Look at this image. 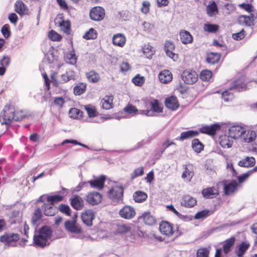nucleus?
<instances>
[{"label":"nucleus","mask_w":257,"mask_h":257,"mask_svg":"<svg viewBox=\"0 0 257 257\" xmlns=\"http://www.w3.org/2000/svg\"><path fill=\"white\" fill-rule=\"evenodd\" d=\"M19 239V236L16 233L6 234L0 236V241L5 244L14 246L17 241Z\"/></svg>","instance_id":"423d86ee"},{"label":"nucleus","mask_w":257,"mask_h":257,"mask_svg":"<svg viewBox=\"0 0 257 257\" xmlns=\"http://www.w3.org/2000/svg\"><path fill=\"white\" fill-rule=\"evenodd\" d=\"M209 211L208 210H204L197 212L195 214L194 218L196 219L205 218L207 217L208 216H209Z\"/></svg>","instance_id":"338daca9"},{"label":"nucleus","mask_w":257,"mask_h":257,"mask_svg":"<svg viewBox=\"0 0 257 257\" xmlns=\"http://www.w3.org/2000/svg\"><path fill=\"white\" fill-rule=\"evenodd\" d=\"M255 163V159L252 157H246L238 162V165L242 167H251Z\"/></svg>","instance_id":"cd10ccee"},{"label":"nucleus","mask_w":257,"mask_h":257,"mask_svg":"<svg viewBox=\"0 0 257 257\" xmlns=\"http://www.w3.org/2000/svg\"><path fill=\"white\" fill-rule=\"evenodd\" d=\"M123 110L126 113L131 114L133 116L138 114L139 112V110L132 104H128L123 108Z\"/></svg>","instance_id":"09e8293b"},{"label":"nucleus","mask_w":257,"mask_h":257,"mask_svg":"<svg viewBox=\"0 0 257 257\" xmlns=\"http://www.w3.org/2000/svg\"><path fill=\"white\" fill-rule=\"evenodd\" d=\"M212 77V72L210 71L205 70L202 71L200 75V77L201 80L205 81H207L210 80Z\"/></svg>","instance_id":"4d7b16f0"},{"label":"nucleus","mask_w":257,"mask_h":257,"mask_svg":"<svg viewBox=\"0 0 257 257\" xmlns=\"http://www.w3.org/2000/svg\"><path fill=\"white\" fill-rule=\"evenodd\" d=\"M235 237H231L225 241L223 245V251L225 253H228L230 251L231 247L233 246L235 242Z\"/></svg>","instance_id":"e433bc0d"},{"label":"nucleus","mask_w":257,"mask_h":257,"mask_svg":"<svg viewBox=\"0 0 257 257\" xmlns=\"http://www.w3.org/2000/svg\"><path fill=\"white\" fill-rule=\"evenodd\" d=\"M219 194L218 190L214 187L203 189L202 191L203 196L207 199L213 198Z\"/></svg>","instance_id":"6ab92c4d"},{"label":"nucleus","mask_w":257,"mask_h":257,"mask_svg":"<svg viewBox=\"0 0 257 257\" xmlns=\"http://www.w3.org/2000/svg\"><path fill=\"white\" fill-rule=\"evenodd\" d=\"M89 15L91 20L95 21H99L104 18L105 11L100 7H94L90 11Z\"/></svg>","instance_id":"39448f33"},{"label":"nucleus","mask_w":257,"mask_h":257,"mask_svg":"<svg viewBox=\"0 0 257 257\" xmlns=\"http://www.w3.org/2000/svg\"><path fill=\"white\" fill-rule=\"evenodd\" d=\"M159 230L161 233L167 236H172L174 233L172 224L167 221H162L160 224Z\"/></svg>","instance_id":"6e6552de"},{"label":"nucleus","mask_w":257,"mask_h":257,"mask_svg":"<svg viewBox=\"0 0 257 257\" xmlns=\"http://www.w3.org/2000/svg\"><path fill=\"white\" fill-rule=\"evenodd\" d=\"M132 82L136 85L139 86H141L144 83L145 79L143 76L137 75L132 79Z\"/></svg>","instance_id":"0e129e2a"},{"label":"nucleus","mask_w":257,"mask_h":257,"mask_svg":"<svg viewBox=\"0 0 257 257\" xmlns=\"http://www.w3.org/2000/svg\"><path fill=\"white\" fill-rule=\"evenodd\" d=\"M95 216L94 212L92 209H88L81 214V219L84 224L87 226L92 225V220Z\"/></svg>","instance_id":"9d476101"},{"label":"nucleus","mask_w":257,"mask_h":257,"mask_svg":"<svg viewBox=\"0 0 257 257\" xmlns=\"http://www.w3.org/2000/svg\"><path fill=\"white\" fill-rule=\"evenodd\" d=\"M86 89V83H79L77 84L74 87V93L76 95H80L85 92Z\"/></svg>","instance_id":"f704fd0d"},{"label":"nucleus","mask_w":257,"mask_h":257,"mask_svg":"<svg viewBox=\"0 0 257 257\" xmlns=\"http://www.w3.org/2000/svg\"><path fill=\"white\" fill-rule=\"evenodd\" d=\"M237 183L236 181H232L224 186V190L226 195H230L237 190Z\"/></svg>","instance_id":"7c9ffc66"},{"label":"nucleus","mask_w":257,"mask_h":257,"mask_svg":"<svg viewBox=\"0 0 257 257\" xmlns=\"http://www.w3.org/2000/svg\"><path fill=\"white\" fill-rule=\"evenodd\" d=\"M151 109L154 112H161L162 108L160 106L158 100L154 99L151 102Z\"/></svg>","instance_id":"6e6d98bb"},{"label":"nucleus","mask_w":257,"mask_h":257,"mask_svg":"<svg viewBox=\"0 0 257 257\" xmlns=\"http://www.w3.org/2000/svg\"><path fill=\"white\" fill-rule=\"evenodd\" d=\"M143 30L146 33L152 32L154 28V25L149 22H144L142 25Z\"/></svg>","instance_id":"5fc2aeb1"},{"label":"nucleus","mask_w":257,"mask_h":257,"mask_svg":"<svg viewBox=\"0 0 257 257\" xmlns=\"http://www.w3.org/2000/svg\"><path fill=\"white\" fill-rule=\"evenodd\" d=\"M220 58V55L217 53H210L207 55V61L209 63L214 64L217 63Z\"/></svg>","instance_id":"58836bf2"},{"label":"nucleus","mask_w":257,"mask_h":257,"mask_svg":"<svg viewBox=\"0 0 257 257\" xmlns=\"http://www.w3.org/2000/svg\"><path fill=\"white\" fill-rule=\"evenodd\" d=\"M64 59L67 63L75 65L76 63L77 57L75 54L74 50H72L69 53L65 54Z\"/></svg>","instance_id":"473e14b6"},{"label":"nucleus","mask_w":257,"mask_h":257,"mask_svg":"<svg viewBox=\"0 0 257 257\" xmlns=\"http://www.w3.org/2000/svg\"><path fill=\"white\" fill-rule=\"evenodd\" d=\"M182 79L184 82L188 84H192L198 80V74L194 70H185L182 74Z\"/></svg>","instance_id":"20e7f679"},{"label":"nucleus","mask_w":257,"mask_h":257,"mask_svg":"<svg viewBox=\"0 0 257 257\" xmlns=\"http://www.w3.org/2000/svg\"><path fill=\"white\" fill-rule=\"evenodd\" d=\"M238 22L240 24L246 26H251L253 25L252 19L249 16H240L238 18Z\"/></svg>","instance_id":"37998d69"},{"label":"nucleus","mask_w":257,"mask_h":257,"mask_svg":"<svg viewBox=\"0 0 257 257\" xmlns=\"http://www.w3.org/2000/svg\"><path fill=\"white\" fill-rule=\"evenodd\" d=\"M160 81L162 83H168L172 80V74L168 70L161 71L158 76Z\"/></svg>","instance_id":"412c9836"},{"label":"nucleus","mask_w":257,"mask_h":257,"mask_svg":"<svg viewBox=\"0 0 257 257\" xmlns=\"http://www.w3.org/2000/svg\"><path fill=\"white\" fill-rule=\"evenodd\" d=\"M117 230L119 233H126L130 231L131 227L128 224H120L117 225Z\"/></svg>","instance_id":"864d4df0"},{"label":"nucleus","mask_w":257,"mask_h":257,"mask_svg":"<svg viewBox=\"0 0 257 257\" xmlns=\"http://www.w3.org/2000/svg\"><path fill=\"white\" fill-rule=\"evenodd\" d=\"M44 214L46 216H53L57 210L56 207L50 204H44L42 206Z\"/></svg>","instance_id":"2f4dec72"},{"label":"nucleus","mask_w":257,"mask_h":257,"mask_svg":"<svg viewBox=\"0 0 257 257\" xmlns=\"http://www.w3.org/2000/svg\"><path fill=\"white\" fill-rule=\"evenodd\" d=\"M19 112L15 114L14 108L10 105H7L0 113V122L2 125L5 124L7 127L9 126L14 119L19 121L25 117V116L19 115Z\"/></svg>","instance_id":"f03ea898"},{"label":"nucleus","mask_w":257,"mask_h":257,"mask_svg":"<svg viewBox=\"0 0 257 257\" xmlns=\"http://www.w3.org/2000/svg\"><path fill=\"white\" fill-rule=\"evenodd\" d=\"M165 105L171 110L176 109L179 106L177 98L173 96L167 98L165 100Z\"/></svg>","instance_id":"393cba45"},{"label":"nucleus","mask_w":257,"mask_h":257,"mask_svg":"<svg viewBox=\"0 0 257 257\" xmlns=\"http://www.w3.org/2000/svg\"><path fill=\"white\" fill-rule=\"evenodd\" d=\"M196 200L190 195H185L181 202V205L187 207H192L196 205Z\"/></svg>","instance_id":"a878e982"},{"label":"nucleus","mask_w":257,"mask_h":257,"mask_svg":"<svg viewBox=\"0 0 257 257\" xmlns=\"http://www.w3.org/2000/svg\"><path fill=\"white\" fill-rule=\"evenodd\" d=\"M142 51L143 53L146 55V57L149 59L152 58L155 52L153 47L149 44L145 45L143 48Z\"/></svg>","instance_id":"ea45409f"},{"label":"nucleus","mask_w":257,"mask_h":257,"mask_svg":"<svg viewBox=\"0 0 257 257\" xmlns=\"http://www.w3.org/2000/svg\"><path fill=\"white\" fill-rule=\"evenodd\" d=\"M181 42L184 44H190L193 42V37L188 31L181 30L180 32Z\"/></svg>","instance_id":"4be33fe9"},{"label":"nucleus","mask_w":257,"mask_h":257,"mask_svg":"<svg viewBox=\"0 0 257 257\" xmlns=\"http://www.w3.org/2000/svg\"><path fill=\"white\" fill-rule=\"evenodd\" d=\"M220 125L218 124H212L210 125H204L200 128V132L202 134L214 135L217 131L219 130Z\"/></svg>","instance_id":"ddd939ff"},{"label":"nucleus","mask_w":257,"mask_h":257,"mask_svg":"<svg viewBox=\"0 0 257 257\" xmlns=\"http://www.w3.org/2000/svg\"><path fill=\"white\" fill-rule=\"evenodd\" d=\"M11 62V57L7 55L4 56L0 59V75H3Z\"/></svg>","instance_id":"5701e85b"},{"label":"nucleus","mask_w":257,"mask_h":257,"mask_svg":"<svg viewBox=\"0 0 257 257\" xmlns=\"http://www.w3.org/2000/svg\"><path fill=\"white\" fill-rule=\"evenodd\" d=\"M142 218L145 224L149 225H153L156 222L155 217L150 213H144L142 215Z\"/></svg>","instance_id":"4c0bfd02"},{"label":"nucleus","mask_w":257,"mask_h":257,"mask_svg":"<svg viewBox=\"0 0 257 257\" xmlns=\"http://www.w3.org/2000/svg\"><path fill=\"white\" fill-rule=\"evenodd\" d=\"M105 179V176L102 175L94 180L87 181V183H89L91 188L101 190L104 187V183Z\"/></svg>","instance_id":"2eb2a0df"},{"label":"nucleus","mask_w":257,"mask_h":257,"mask_svg":"<svg viewBox=\"0 0 257 257\" xmlns=\"http://www.w3.org/2000/svg\"><path fill=\"white\" fill-rule=\"evenodd\" d=\"M244 128L239 125H233L228 129V134L233 139L241 138Z\"/></svg>","instance_id":"9b49d317"},{"label":"nucleus","mask_w":257,"mask_h":257,"mask_svg":"<svg viewBox=\"0 0 257 257\" xmlns=\"http://www.w3.org/2000/svg\"><path fill=\"white\" fill-rule=\"evenodd\" d=\"M198 135L199 132L198 131L190 130L181 133L180 136L176 138V140L183 141L184 140L192 138L194 137L197 136Z\"/></svg>","instance_id":"b1692460"},{"label":"nucleus","mask_w":257,"mask_h":257,"mask_svg":"<svg viewBox=\"0 0 257 257\" xmlns=\"http://www.w3.org/2000/svg\"><path fill=\"white\" fill-rule=\"evenodd\" d=\"M70 117L73 118H79L82 114V112L76 108H71L69 111Z\"/></svg>","instance_id":"8fccbe9b"},{"label":"nucleus","mask_w":257,"mask_h":257,"mask_svg":"<svg viewBox=\"0 0 257 257\" xmlns=\"http://www.w3.org/2000/svg\"><path fill=\"white\" fill-rule=\"evenodd\" d=\"M119 214L121 217L130 219L136 215V212L134 208L130 206H125L119 211Z\"/></svg>","instance_id":"1a4fd4ad"},{"label":"nucleus","mask_w":257,"mask_h":257,"mask_svg":"<svg viewBox=\"0 0 257 257\" xmlns=\"http://www.w3.org/2000/svg\"><path fill=\"white\" fill-rule=\"evenodd\" d=\"M222 97L224 101L228 102L233 99V95L229 90H226L222 93Z\"/></svg>","instance_id":"680f3d73"},{"label":"nucleus","mask_w":257,"mask_h":257,"mask_svg":"<svg viewBox=\"0 0 257 257\" xmlns=\"http://www.w3.org/2000/svg\"><path fill=\"white\" fill-rule=\"evenodd\" d=\"M112 96H106L102 100L101 104L103 108L109 109L112 108Z\"/></svg>","instance_id":"a19ab883"},{"label":"nucleus","mask_w":257,"mask_h":257,"mask_svg":"<svg viewBox=\"0 0 257 257\" xmlns=\"http://www.w3.org/2000/svg\"><path fill=\"white\" fill-rule=\"evenodd\" d=\"M52 231L50 227L44 226L35 232L33 243L37 246L44 247L50 244Z\"/></svg>","instance_id":"f257e3e1"},{"label":"nucleus","mask_w":257,"mask_h":257,"mask_svg":"<svg viewBox=\"0 0 257 257\" xmlns=\"http://www.w3.org/2000/svg\"><path fill=\"white\" fill-rule=\"evenodd\" d=\"M220 144L224 148H229L232 146L233 143V139L230 137V135H223L220 137Z\"/></svg>","instance_id":"bb28decb"},{"label":"nucleus","mask_w":257,"mask_h":257,"mask_svg":"<svg viewBox=\"0 0 257 257\" xmlns=\"http://www.w3.org/2000/svg\"><path fill=\"white\" fill-rule=\"evenodd\" d=\"M84 107L89 117H93L97 115V112L94 106L88 105H85Z\"/></svg>","instance_id":"3c124183"},{"label":"nucleus","mask_w":257,"mask_h":257,"mask_svg":"<svg viewBox=\"0 0 257 257\" xmlns=\"http://www.w3.org/2000/svg\"><path fill=\"white\" fill-rule=\"evenodd\" d=\"M133 197L135 202L140 203L145 201L148 196L146 193L139 191L134 193Z\"/></svg>","instance_id":"c9c22d12"},{"label":"nucleus","mask_w":257,"mask_h":257,"mask_svg":"<svg viewBox=\"0 0 257 257\" xmlns=\"http://www.w3.org/2000/svg\"><path fill=\"white\" fill-rule=\"evenodd\" d=\"M59 210L62 213H65L68 216L70 215L71 209L68 205L61 204L59 206Z\"/></svg>","instance_id":"774afa93"},{"label":"nucleus","mask_w":257,"mask_h":257,"mask_svg":"<svg viewBox=\"0 0 257 257\" xmlns=\"http://www.w3.org/2000/svg\"><path fill=\"white\" fill-rule=\"evenodd\" d=\"M1 32L5 38H8L11 35L10 26L8 24L4 25L2 28Z\"/></svg>","instance_id":"69168bd1"},{"label":"nucleus","mask_w":257,"mask_h":257,"mask_svg":"<svg viewBox=\"0 0 257 257\" xmlns=\"http://www.w3.org/2000/svg\"><path fill=\"white\" fill-rule=\"evenodd\" d=\"M126 40L125 36L122 33L114 34L112 38L113 45L119 47H123L125 44Z\"/></svg>","instance_id":"4468645a"},{"label":"nucleus","mask_w":257,"mask_h":257,"mask_svg":"<svg viewBox=\"0 0 257 257\" xmlns=\"http://www.w3.org/2000/svg\"><path fill=\"white\" fill-rule=\"evenodd\" d=\"M71 206L76 210H81L84 207V201L78 195H74L70 199Z\"/></svg>","instance_id":"dca6fc26"},{"label":"nucleus","mask_w":257,"mask_h":257,"mask_svg":"<svg viewBox=\"0 0 257 257\" xmlns=\"http://www.w3.org/2000/svg\"><path fill=\"white\" fill-rule=\"evenodd\" d=\"M219 29V26L216 24H205L203 26L204 31L214 33L216 32Z\"/></svg>","instance_id":"49530a36"},{"label":"nucleus","mask_w":257,"mask_h":257,"mask_svg":"<svg viewBox=\"0 0 257 257\" xmlns=\"http://www.w3.org/2000/svg\"><path fill=\"white\" fill-rule=\"evenodd\" d=\"M86 76L88 81L91 83H96L100 79L99 74L94 70H91L87 72Z\"/></svg>","instance_id":"72a5a7b5"},{"label":"nucleus","mask_w":257,"mask_h":257,"mask_svg":"<svg viewBox=\"0 0 257 257\" xmlns=\"http://www.w3.org/2000/svg\"><path fill=\"white\" fill-rule=\"evenodd\" d=\"M184 169L185 170L182 175V178L187 182H190L194 176V172L192 169H189L186 166Z\"/></svg>","instance_id":"79ce46f5"},{"label":"nucleus","mask_w":257,"mask_h":257,"mask_svg":"<svg viewBox=\"0 0 257 257\" xmlns=\"http://www.w3.org/2000/svg\"><path fill=\"white\" fill-rule=\"evenodd\" d=\"M192 148L196 153H200L203 149V144L197 139L193 140L192 142Z\"/></svg>","instance_id":"a18cd8bd"},{"label":"nucleus","mask_w":257,"mask_h":257,"mask_svg":"<svg viewBox=\"0 0 257 257\" xmlns=\"http://www.w3.org/2000/svg\"><path fill=\"white\" fill-rule=\"evenodd\" d=\"M64 197L59 195L48 196L47 197V201L50 203V204L53 205L54 204L63 200Z\"/></svg>","instance_id":"de8ad7c7"},{"label":"nucleus","mask_w":257,"mask_h":257,"mask_svg":"<svg viewBox=\"0 0 257 257\" xmlns=\"http://www.w3.org/2000/svg\"><path fill=\"white\" fill-rule=\"evenodd\" d=\"M42 216V212L40 208L36 209L33 214L32 217V222L35 223L38 220L41 219Z\"/></svg>","instance_id":"e2e57ef3"},{"label":"nucleus","mask_w":257,"mask_h":257,"mask_svg":"<svg viewBox=\"0 0 257 257\" xmlns=\"http://www.w3.org/2000/svg\"><path fill=\"white\" fill-rule=\"evenodd\" d=\"M48 37L53 41H60L62 37L54 30H51L48 33Z\"/></svg>","instance_id":"13d9d810"},{"label":"nucleus","mask_w":257,"mask_h":257,"mask_svg":"<svg viewBox=\"0 0 257 257\" xmlns=\"http://www.w3.org/2000/svg\"><path fill=\"white\" fill-rule=\"evenodd\" d=\"M256 138V133L254 131L251 130L246 131L243 129V133L240 138L244 142L251 143L253 142Z\"/></svg>","instance_id":"aec40b11"},{"label":"nucleus","mask_w":257,"mask_h":257,"mask_svg":"<svg viewBox=\"0 0 257 257\" xmlns=\"http://www.w3.org/2000/svg\"><path fill=\"white\" fill-rule=\"evenodd\" d=\"M123 189L122 186L115 185L108 192L109 198L114 202H118L122 199Z\"/></svg>","instance_id":"7ed1b4c3"},{"label":"nucleus","mask_w":257,"mask_h":257,"mask_svg":"<svg viewBox=\"0 0 257 257\" xmlns=\"http://www.w3.org/2000/svg\"><path fill=\"white\" fill-rule=\"evenodd\" d=\"M246 89V83L244 78L241 77L233 82L230 87L229 90H235L237 91L244 90Z\"/></svg>","instance_id":"f8f14e48"},{"label":"nucleus","mask_w":257,"mask_h":257,"mask_svg":"<svg viewBox=\"0 0 257 257\" xmlns=\"http://www.w3.org/2000/svg\"><path fill=\"white\" fill-rule=\"evenodd\" d=\"M209 250L206 247H202L198 249L196 257H209Z\"/></svg>","instance_id":"bf43d9fd"},{"label":"nucleus","mask_w":257,"mask_h":257,"mask_svg":"<svg viewBox=\"0 0 257 257\" xmlns=\"http://www.w3.org/2000/svg\"><path fill=\"white\" fill-rule=\"evenodd\" d=\"M56 23L59 24V26L64 33L67 35L70 34L71 31V25L69 21H58V20L56 19Z\"/></svg>","instance_id":"c85d7f7f"},{"label":"nucleus","mask_w":257,"mask_h":257,"mask_svg":"<svg viewBox=\"0 0 257 257\" xmlns=\"http://www.w3.org/2000/svg\"><path fill=\"white\" fill-rule=\"evenodd\" d=\"M27 10L26 6L22 1H17L15 3V11L19 14H24Z\"/></svg>","instance_id":"c03bdc74"},{"label":"nucleus","mask_w":257,"mask_h":257,"mask_svg":"<svg viewBox=\"0 0 257 257\" xmlns=\"http://www.w3.org/2000/svg\"><path fill=\"white\" fill-rule=\"evenodd\" d=\"M250 243L247 241L241 242L236 247L235 253L238 257H242L246 250L248 249Z\"/></svg>","instance_id":"a211bd4d"},{"label":"nucleus","mask_w":257,"mask_h":257,"mask_svg":"<svg viewBox=\"0 0 257 257\" xmlns=\"http://www.w3.org/2000/svg\"><path fill=\"white\" fill-rule=\"evenodd\" d=\"M86 200L90 205H97L102 200V195L97 192H90L87 195Z\"/></svg>","instance_id":"0eeeda50"},{"label":"nucleus","mask_w":257,"mask_h":257,"mask_svg":"<svg viewBox=\"0 0 257 257\" xmlns=\"http://www.w3.org/2000/svg\"><path fill=\"white\" fill-rule=\"evenodd\" d=\"M66 230L70 232L79 233L81 232L80 228L77 225L76 220H68L65 223Z\"/></svg>","instance_id":"f3484780"},{"label":"nucleus","mask_w":257,"mask_h":257,"mask_svg":"<svg viewBox=\"0 0 257 257\" xmlns=\"http://www.w3.org/2000/svg\"><path fill=\"white\" fill-rule=\"evenodd\" d=\"M97 37V32L93 28H91L83 36V38L86 40L94 39Z\"/></svg>","instance_id":"603ef678"},{"label":"nucleus","mask_w":257,"mask_h":257,"mask_svg":"<svg viewBox=\"0 0 257 257\" xmlns=\"http://www.w3.org/2000/svg\"><path fill=\"white\" fill-rule=\"evenodd\" d=\"M206 12L207 15L210 17H213L216 15L218 13V8L217 5L214 2H209L206 7Z\"/></svg>","instance_id":"c756f323"},{"label":"nucleus","mask_w":257,"mask_h":257,"mask_svg":"<svg viewBox=\"0 0 257 257\" xmlns=\"http://www.w3.org/2000/svg\"><path fill=\"white\" fill-rule=\"evenodd\" d=\"M144 174V168L140 167L134 170L131 174V177L132 179H134L136 177L141 176Z\"/></svg>","instance_id":"052dcab7"}]
</instances>
